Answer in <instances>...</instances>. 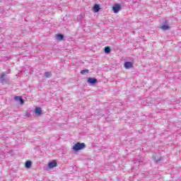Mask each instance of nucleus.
Listing matches in <instances>:
<instances>
[{"mask_svg":"<svg viewBox=\"0 0 181 181\" xmlns=\"http://www.w3.org/2000/svg\"><path fill=\"white\" fill-rule=\"evenodd\" d=\"M45 76L47 78L52 77V73H51V72H49V71H46V72L45 73Z\"/></svg>","mask_w":181,"mask_h":181,"instance_id":"14","label":"nucleus"},{"mask_svg":"<svg viewBox=\"0 0 181 181\" xmlns=\"http://www.w3.org/2000/svg\"><path fill=\"white\" fill-rule=\"evenodd\" d=\"M151 98H147L146 99V101H149L150 103H151Z\"/></svg>","mask_w":181,"mask_h":181,"instance_id":"18","label":"nucleus"},{"mask_svg":"<svg viewBox=\"0 0 181 181\" xmlns=\"http://www.w3.org/2000/svg\"><path fill=\"white\" fill-rule=\"evenodd\" d=\"M163 25H169V21L168 20H165L163 22Z\"/></svg>","mask_w":181,"mask_h":181,"instance_id":"17","label":"nucleus"},{"mask_svg":"<svg viewBox=\"0 0 181 181\" xmlns=\"http://www.w3.org/2000/svg\"><path fill=\"white\" fill-rule=\"evenodd\" d=\"M133 66H134L132 65V62H124L125 69H132Z\"/></svg>","mask_w":181,"mask_h":181,"instance_id":"6","label":"nucleus"},{"mask_svg":"<svg viewBox=\"0 0 181 181\" xmlns=\"http://www.w3.org/2000/svg\"><path fill=\"white\" fill-rule=\"evenodd\" d=\"M25 168H27L28 169H29L30 168H31L32 166V161L30 160H28L25 162Z\"/></svg>","mask_w":181,"mask_h":181,"instance_id":"11","label":"nucleus"},{"mask_svg":"<svg viewBox=\"0 0 181 181\" xmlns=\"http://www.w3.org/2000/svg\"><path fill=\"white\" fill-rule=\"evenodd\" d=\"M86 148V144L84 143H76L74 146L73 149L75 152H78V151H81V149H84Z\"/></svg>","mask_w":181,"mask_h":181,"instance_id":"1","label":"nucleus"},{"mask_svg":"<svg viewBox=\"0 0 181 181\" xmlns=\"http://www.w3.org/2000/svg\"><path fill=\"white\" fill-rule=\"evenodd\" d=\"M56 166H57L56 161H51L48 163V168H49V169H53V168H56Z\"/></svg>","mask_w":181,"mask_h":181,"instance_id":"3","label":"nucleus"},{"mask_svg":"<svg viewBox=\"0 0 181 181\" xmlns=\"http://www.w3.org/2000/svg\"><path fill=\"white\" fill-rule=\"evenodd\" d=\"M63 39H64V35H63L62 34L57 35V40H63Z\"/></svg>","mask_w":181,"mask_h":181,"instance_id":"13","label":"nucleus"},{"mask_svg":"<svg viewBox=\"0 0 181 181\" xmlns=\"http://www.w3.org/2000/svg\"><path fill=\"white\" fill-rule=\"evenodd\" d=\"M93 11L94 12H100V5L98 4H95L93 6Z\"/></svg>","mask_w":181,"mask_h":181,"instance_id":"8","label":"nucleus"},{"mask_svg":"<svg viewBox=\"0 0 181 181\" xmlns=\"http://www.w3.org/2000/svg\"><path fill=\"white\" fill-rule=\"evenodd\" d=\"M161 29L163 30H168L170 29V26H169L168 25L163 24L161 26Z\"/></svg>","mask_w":181,"mask_h":181,"instance_id":"12","label":"nucleus"},{"mask_svg":"<svg viewBox=\"0 0 181 181\" xmlns=\"http://www.w3.org/2000/svg\"><path fill=\"white\" fill-rule=\"evenodd\" d=\"M5 77V74H2L0 76V83L1 84H5V83H6V81H5V78H4Z\"/></svg>","mask_w":181,"mask_h":181,"instance_id":"7","label":"nucleus"},{"mask_svg":"<svg viewBox=\"0 0 181 181\" xmlns=\"http://www.w3.org/2000/svg\"><path fill=\"white\" fill-rule=\"evenodd\" d=\"M35 114H37V115H40L42 114V108L40 107H36L35 110Z\"/></svg>","mask_w":181,"mask_h":181,"instance_id":"9","label":"nucleus"},{"mask_svg":"<svg viewBox=\"0 0 181 181\" xmlns=\"http://www.w3.org/2000/svg\"><path fill=\"white\" fill-rule=\"evenodd\" d=\"M105 50V53H106V54H110V53H111V47H105L104 48Z\"/></svg>","mask_w":181,"mask_h":181,"instance_id":"10","label":"nucleus"},{"mask_svg":"<svg viewBox=\"0 0 181 181\" xmlns=\"http://www.w3.org/2000/svg\"><path fill=\"white\" fill-rule=\"evenodd\" d=\"M121 8H122V6L120 4H115L112 6V11L114 13H118L119 11H121Z\"/></svg>","mask_w":181,"mask_h":181,"instance_id":"2","label":"nucleus"},{"mask_svg":"<svg viewBox=\"0 0 181 181\" xmlns=\"http://www.w3.org/2000/svg\"><path fill=\"white\" fill-rule=\"evenodd\" d=\"M153 159H154V160H155L156 162H159V161L160 160V158H159V157H158V158H156V157H153Z\"/></svg>","mask_w":181,"mask_h":181,"instance_id":"16","label":"nucleus"},{"mask_svg":"<svg viewBox=\"0 0 181 181\" xmlns=\"http://www.w3.org/2000/svg\"><path fill=\"white\" fill-rule=\"evenodd\" d=\"M14 100L15 101H18L20 104H23L25 103V100H23V98H22L21 96H16Z\"/></svg>","mask_w":181,"mask_h":181,"instance_id":"5","label":"nucleus"},{"mask_svg":"<svg viewBox=\"0 0 181 181\" xmlns=\"http://www.w3.org/2000/svg\"><path fill=\"white\" fill-rule=\"evenodd\" d=\"M98 82L97 78H88V83L89 84H96V83Z\"/></svg>","mask_w":181,"mask_h":181,"instance_id":"4","label":"nucleus"},{"mask_svg":"<svg viewBox=\"0 0 181 181\" xmlns=\"http://www.w3.org/2000/svg\"><path fill=\"white\" fill-rule=\"evenodd\" d=\"M85 73H88V69H83L81 71V74H84Z\"/></svg>","mask_w":181,"mask_h":181,"instance_id":"15","label":"nucleus"}]
</instances>
